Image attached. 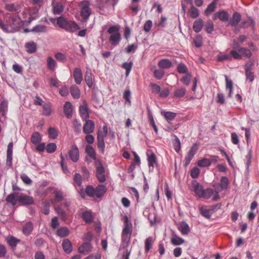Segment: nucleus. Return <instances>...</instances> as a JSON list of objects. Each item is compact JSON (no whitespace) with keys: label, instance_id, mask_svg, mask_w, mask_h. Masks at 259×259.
<instances>
[{"label":"nucleus","instance_id":"2eb2a0df","mask_svg":"<svg viewBox=\"0 0 259 259\" xmlns=\"http://www.w3.org/2000/svg\"><path fill=\"white\" fill-rule=\"evenodd\" d=\"M192 187L195 195L200 198L203 190V188L202 186H201L196 181H194L192 183Z\"/></svg>","mask_w":259,"mask_h":259},{"label":"nucleus","instance_id":"09e8293b","mask_svg":"<svg viewBox=\"0 0 259 259\" xmlns=\"http://www.w3.org/2000/svg\"><path fill=\"white\" fill-rule=\"evenodd\" d=\"M229 184V180L227 177L223 176L221 178L220 183L219 185L222 189H226Z\"/></svg>","mask_w":259,"mask_h":259},{"label":"nucleus","instance_id":"6e6552de","mask_svg":"<svg viewBox=\"0 0 259 259\" xmlns=\"http://www.w3.org/2000/svg\"><path fill=\"white\" fill-rule=\"evenodd\" d=\"M220 19L222 22H227L229 20V14L225 11L222 10L215 13L213 16V20Z\"/></svg>","mask_w":259,"mask_h":259},{"label":"nucleus","instance_id":"37998d69","mask_svg":"<svg viewBox=\"0 0 259 259\" xmlns=\"http://www.w3.org/2000/svg\"><path fill=\"white\" fill-rule=\"evenodd\" d=\"M213 191L211 189H203L200 198L208 199L212 195Z\"/></svg>","mask_w":259,"mask_h":259},{"label":"nucleus","instance_id":"f8f14e48","mask_svg":"<svg viewBox=\"0 0 259 259\" xmlns=\"http://www.w3.org/2000/svg\"><path fill=\"white\" fill-rule=\"evenodd\" d=\"M225 81H226V90L228 92V97L230 98H232V93L233 90V83L231 79H230L228 76L225 75Z\"/></svg>","mask_w":259,"mask_h":259},{"label":"nucleus","instance_id":"a878e982","mask_svg":"<svg viewBox=\"0 0 259 259\" xmlns=\"http://www.w3.org/2000/svg\"><path fill=\"white\" fill-rule=\"evenodd\" d=\"M203 26V21L202 19L199 18L194 22L193 29L195 32L198 33L202 30Z\"/></svg>","mask_w":259,"mask_h":259},{"label":"nucleus","instance_id":"393cba45","mask_svg":"<svg viewBox=\"0 0 259 259\" xmlns=\"http://www.w3.org/2000/svg\"><path fill=\"white\" fill-rule=\"evenodd\" d=\"M241 18V15L238 12H235L230 19L229 23L232 26H236L240 22Z\"/></svg>","mask_w":259,"mask_h":259},{"label":"nucleus","instance_id":"a211bd4d","mask_svg":"<svg viewBox=\"0 0 259 259\" xmlns=\"http://www.w3.org/2000/svg\"><path fill=\"white\" fill-rule=\"evenodd\" d=\"M186 89L183 87L176 88L173 92L174 98L176 99L181 98L185 96Z\"/></svg>","mask_w":259,"mask_h":259},{"label":"nucleus","instance_id":"774afa93","mask_svg":"<svg viewBox=\"0 0 259 259\" xmlns=\"http://www.w3.org/2000/svg\"><path fill=\"white\" fill-rule=\"evenodd\" d=\"M191 78V75L188 73L186 75L184 76L181 79V81L184 84L188 85L190 83Z\"/></svg>","mask_w":259,"mask_h":259},{"label":"nucleus","instance_id":"680f3d73","mask_svg":"<svg viewBox=\"0 0 259 259\" xmlns=\"http://www.w3.org/2000/svg\"><path fill=\"white\" fill-rule=\"evenodd\" d=\"M133 63L132 62L130 63L124 62L123 63L122 67L126 70V76H127L132 68Z\"/></svg>","mask_w":259,"mask_h":259},{"label":"nucleus","instance_id":"603ef678","mask_svg":"<svg viewBox=\"0 0 259 259\" xmlns=\"http://www.w3.org/2000/svg\"><path fill=\"white\" fill-rule=\"evenodd\" d=\"M171 242L175 245H180L184 242V240L183 238L175 235L171 238Z\"/></svg>","mask_w":259,"mask_h":259},{"label":"nucleus","instance_id":"e2e57ef3","mask_svg":"<svg viewBox=\"0 0 259 259\" xmlns=\"http://www.w3.org/2000/svg\"><path fill=\"white\" fill-rule=\"evenodd\" d=\"M57 149L56 145L54 143L48 144L46 147V150L48 153H53Z\"/></svg>","mask_w":259,"mask_h":259},{"label":"nucleus","instance_id":"dca6fc26","mask_svg":"<svg viewBox=\"0 0 259 259\" xmlns=\"http://www.w3.org/2000/svg\"><path fill=\"white\" fill-rule=\"evenodd\" d=\"M73 78L77 84H80L82 80V73L79 68H75L73 71Z\"/></svg>","mask_w":259,"mask_h":259},{"label":"nucleus","instance_id":"f704fd0d","mask_svg":"<svg viewBox=\"0 0 259 259\" xmlns=\"http://www.w3.org/2000/svg\"><path fill=\"white\" fill-rule=\"evenodd\" d=\"M154 240L152 237L150 236L148 237L145 241V252L148 253L151 249L152 246V243Z\"/></svg>","mask_w":259,"mask_h":259},{"label":"nucleus","instance_id":"ddd939ff","mask_svg":"<svg viewBox=\"0 0 259 259\" xmlns=\"http://www.w3.org/2000/svg\"><path fill=\"white\" fill-rule=\"evenodd\" d=\"M18 202L22 205H29L33 203V198L29 196L20 195L18 197Z\"/></svg>","mask_w":259,"mask_h":259},{"label":"nucleus","instance_id":"ea45409f","mask_svg":"<svg viewBox=\"0 0 259 259\" xmlns=\"http://www.w3.org/2000/svg\"><path fill=\"white\" fill-rule=\"evenodd\" d=\"M200 213L206 219H209L212 214L211 210L207 209L206 207H201L199 209Z\"/></svg>","mask_w":259,"mask_h":259},{"label":"nucleus","instance_id":"f3484780","mask_svg":"<svg viewBox=\"0 0 259 259\" xmlns=\"http://www.w3.org/2000/svg\"><path fill=\"white\" fill-rule=\"evenodd\" d=\"M73 107L70 102H65L64 105V112L65 116L68 118H71L72 116Z\"/></svg>","mask_w":259,"mask_h":259},{"label":"nucleus","instance_id":"8fccbe9b","mask_svg":"<svg viewBox=\"0 0 259 259\" xmlns=\"http://www.w3.org/2000/svg\"><path fill=\"white\" fill-rule=\"evenodd\" d=\"M217 0H213L207 7L206 9L205 10V13L206 15H208L213 12L216 7Z\"/></svg>","mask_w":259,"mask_h":259},{"label":"nucleus","instance_id":"c85d7f7f","mask_svg":"<svg viewBox=\"0 0 259 259\" xmlns=\"http://www.w3.org/2000/svg\"><path fill=\"white\" fill-rule=\"evenodd\" d=\"M31 31L34 33H46L48 31V28L44 25H36L31 29Z\"/></svg>","mask_w":259,"mask_h":259},{"label":"nucleus","instance_id":"4c0bfd02","mask_svg":"<svg viewBox=\"0 0 259 259\" xmlns=\"http://www.w3.org/2000/svg\"><path fill=\"white\" fill-rule=\"evenodd\" d=\"M47 66L49 69L54 71L57 67V63L56 61L52 57H48L47 60Z\"/></svg>","mask_w":259,"mask_h":259},{"label":"nucleus","instance_id":"20e7f679","mask_svg":"<svg viewBox=\"0 0 259 259\" xmlns=\"http://www.w3.org/2000/svg\"><path fill=\"white\" fill-rule=\"evenodd\" d=\"M78 6L80 8V15L84 19H88L91 14V9L90 8V3L88 1L80 2Z\"/></svg>","mask_w":259,"mask_h":259},{"label":"nucleus","instance_id":"39448f33","mask_svg":"<svg viewBox=\"0 0 259 259\" xmlns=\"http://www.w3.org/2000/svg\"><path fill=\"white\" fill-rule=\"evenodd\" d=\"M132 233V224H125L121 233V239L123 242H128L130 240Z\"/></svg>","mask_w":259,"mask_h":259},{"label":"nucleus","instance_id":"5fc2aeb1","mask_svg":"<svg viewBox=\"0 0 259 259\" xmlns=\"http://www.w3.org/2000/svg\"><path fill=\"white\" fill-rule=\"evenodd\" d=\"M8 103L6 101H3L0 104V112L5 115L8 111Z\"/></svg>","mask_w":259,"mask_h":259},{"label":"nucleus","instance_id":"1a4fd4ad","mask_svg":"<svg viewBox=\"0 0 259 259\" xmlns=\"http://www.w3.org/2000/svg\"><path fill=\"white\" fill-rule=\"evenodd\" d=\"M94 121L91 120H87L83 126V132L86 134H90L94 132Z\"/></svg>","mask_w":259,"mask_h":259},{"label":"nucleus","instance_id":"6ab92c4d","mask_svg":"<svg viewBox=\"0 0 259 259\" xmlns=\"http://www.w3.org/2000/svg\"><path fill=\"white\" fill-rule=\"evenodd\" d=\"M107 191L106 187L104 185H99L95 188V196L97 198L102 197Z\"/></svg>","mask_w":259,"mask_h":259},{"label":"nucleus","instance_id":"4be33fe9","mask_svg":"<svg viewBox=\"0 0 259 259\" xmlns=\"http://www.w3.org/2000/svg\"><path fill=\"white\" fill-rule=\"evenodd\" d=\"M158 66L161 69H168L172 66V64L169 60L167 59H162L158 62Z\"/></svg>","mask_w":259,"mask_h":259},{"label":"nucleus","instance_id":"79ce46f5","mask_svg":"<svg viewBox=\"0 0 259 259\" xmlns=\"http://www.w3.org/2000/svg\"><path fill=\"white\" fill-rule=\"evenodd\" d=\"M68 21L63 16H60L58 17L57 19V23L58 25L63 29H65Z\"/></svg>","mask_w":259,"mask_h":259},{"label":"nucleus","instance_id":"0e129e2a","mask_svg":"<svg viewBox=\"0 0 259 259\" xmlns=\"http://www.w3.org/2000/svg\"><path fill=\"white\" fill-rule=\"evenodd\" d=\"M55 58L60 62H65L66 61V56L62 53L59 52L55 54Z\"/></svg>","mask_w":259,"mask_h":259},{"label":"nucleus","instance_id":"864d4df0","mask_svg":"<svg viewBox=\"0 0 259 259\" xmlns=\"http://www.w3.org/2000/svg\"><path fill=\"white\" fill-rule=\"evenodd\" d=\"M232 58H233V57L230 53V54H221L220 55L218 56L217 60L220 62L225 60L231 61L232 60Z\"/></svg>","mask_w":259,"mask_h":259},{"label":"nucleus","instance_id":"69168bd1","mask_svg":"<svg viewBox=\"0 0 259 259\" xmlns=\"http://www.w3.org/2000/svg\"><path fill=\"white\" fill-rule=\"evenodd\" d=\"M81 124L79 120L76 119L73 121V127L75 132H79L81 130Z\"/></svg>","mask_w":259,"mask_h":259},{"label":"nucleus","instance_id":"c9c22d12","mask_svg":"<svg viewBox=\"0 0 259 259\" xmlns=\"http://www.w3.org/2000/svg\"><path fill=\"white\" fill-rule=\"evenodd\" d=\"M42 114L45 116H50L52 112V106L50 103H46L43 104Z\"/></svg>","mask_w":259,"mask_h":259},{"label":"nucleus","instance_id":"bb28decb","mask_svg":"<svg viewBox=\"0 0 259 259\" xmlns=\"http://www.w3.org/2000/svg\"><path fill=\"white\" fill-rule=\"evenodd\" d=\"M19 196L17 193H13L9 194L6 198V201L11 203L13 205H15L18 201V197Z\"/></svg>","mask_w":259,"mask_h":259},{"label":"nucleus","instance_id":"f03ea898","mask_svg":"<svg viewBox=\"0 0 259 259\" xmlns=\"http://www.w3.org/2000/svg\"><path fill=\"white\" fill-rule=\"evenodd\" d=\"M119 26L118 25L112 26L109 28L108 32L110 34L109 40L113 46L118 45L121 39V35L119 32Z\"/></svg>","mask_w":259,"mask_h":259},{"label":"nucleus","instance_id":"c756f323","mask_svg":"<svg viewBox=\"0 0 259 259\" xmlns=\"http://www.w3.org/2000/svg\"><path fill=\"white\" fill-rule=\"evenodd\" d=\"M91 244L90 243L85 242L78 248V251L81 253L87 254L91 251Z\"/></svg>","mask_w":259,"mask_h":259},{"label":"nucleus","instance_id":"de8ad7c7","mask_svg":"<svg viewBox=\"0 0 259 259\" xmlns=\"http://www.w3.org/2000/svg\"><path fill=\"white\" fill-rule=\"evenodd\" d=\"M5 9L10 12H16L20 9V7L18 5L14 4H7L5 5Z\"/></svg>","mask_w":259,"mask_h":259},{"label":"nucleus","instance_id":"cd10ccee","mask_svg":"<svg viewBox=\"0 0 259 259\" xmlns=\"http://www.w3.org/2000/svg\"><path fill=\"white\" fill-rule=\"evenodd\" d=\"M33 229V225L30 222H28L24 226L22 229L23 234L26 236H29Z\"/></svg>","mask_w":259,"mask_h":259},{"label":"nucleus","instance_id":"9d476101","mask_svg":"<svg viewBox=\"0 0 259 259\" xmlns=\"http://www.w3.org/2000/svg\"><path fill=\"white\" fill-rule=\"evenodd\" d=\"M253 63H247L245 65V76L247 80L252 82L254 79V74L251 70V67Z\"/></svg>","mask_w":259,"mask_h":259},{"label":"nucleus","instance_id":"9b49d317","mask_svg":"<svg viewBox=\"0 0 259 259\" xmlns=\"http://www.w3.org/2000/svg\"><path fill=\"white\" fill-rule=\"evenodd\" d=\"M217 157H214L212 159L203 158L197 162V165L199 167H207L211 165L212 162H217Z\"/></svg>","mask_w":259,"mask_h":259},{"label":"nucleus","instance_id":"412c9836","mask_svg":"<svg viewBox=\"0 0 259 259\" xmlns=\"http://www.w3.org/2000/svg\"><path fill=\"white\" fill-rule=\"evenodd\" d=\"M94 75L91 71H87L85 74L84 80L87 85L90 88L93 85Z\"/></svg>","mask_w":259,"mask_h":259},{"label":"nucleus","instance_id":"338daca9","mask_svg":"<svg viewBox=\"0 0 259 259\" xmlns=\"http://www.w3.org/2000/svg\"><path fill=\"white\" fill-rule=\"evenodd\" d=\"M194 156L193 154L190 153L189 152H188L187 155L186 156L184 160V166L185 167H187L188 165L190 164L191 161L192 160V159L194 157Z\"/></svg>","mask_w":259,"mask_h":259},{"label":"nucleus","instance_id":"2f4dec72","mask_svg":"<svg viewBox=\"0 0 259 259\" xmlns=\"http://www.w3.org/2000/svg\"><path fill=\"white\" fill-rule=\"evenodd\" d=\"M25 47L26 51L29 54H32L36 51V44L33 41L27 42Z\"/></svg>","mask_w":259,"mask_h":259},{"label":"nucleus","instance_id":"4d7b16f0","mask_svg":"<svg viewBox=\"0 0 259 259\" xmlns=\"http://www.w3.org/2000/svg\"><path fill=\"white\" fill-rule=\"evenodd\" d=\"M85 192L87 194L91 197H96L95 196V188L92 185H89L85 189Z\"/></svg>","mask_w":259,"mask_h":259},{"label":"nucleus","instance_id":"3c124183","mask_svg":"<svg viewBox=\"0 0 259 259\" xmlns=\"http://www.w3.org/2000/svg\"><path fill=\"white\" fill-rule=\"evenodd\" d=\"M163 116L166 120L169 122L175 118L176 113L170 111H165L163 112Z\"/></svg>","mask_w":259,"mask_h":259},{"label":"nucleus","instance_id":"a19ab883","mask_svg":"<svg viewBox=\"0 0 259 259\" xmlns=\"http://www.w3.org/2000/svg\"><path fill=\"white\" fill-rule=\"evenodd\" d=\"M41 140V138L38 132H34L32 134L31 137V142L33 144H38Z\"/></svg>","mask_w":259,"mask_h":259},{"label":"nucleus","instance_id":"b1692460","mask_svg":"<svg viewBox=\"0 0 259 259\" xmlns=\"http://www.w3.org/2000/svg\"><path fill=\"white\" fill-rule=\"evenodd\" d=\"M87 104H84L83 105H81L79 107V111L81 117L83 120H87V118L89 117V113L88 112V107L86 105Z\"/></svg>","mask_w":259,"mask_h":259},{"label":"nucleus","instance_id":"e433bc0d","mask_svg":"<svg viewBox=\"0 0 259 259\" xmlns=\"http://www.w3.org/2000/svg\"><path fill=\"white\" fill-rule=\"evenodd\" d=\"M69 234V229L66 227H61L58 229L57 231V235L60 237H65Z\"/></svg>","mask_w":259,"mask_h":259},{"label":"nucleus","instance_id":"aec40b11","mask_svg":"<svg viewBox=\"0 0 259 259\" xmlns=\"http://www.w3.org/2000/svg\"><path fill=\"white\" fill-rule=\"evenodd\" d=\"M62 247L65 253L69 254L72 251V245L68 239H65L62 241Z\"/></svg>","mask_w":259,"mask_h":259},{"label":"nucleus","instance_id":"4468645a","mask_svg":"<svg viewBox=\"0 0 259 259\" xmlns=\"http://www.w3.org/2000/svg\"><path fill=\"white\" fill-rule=\"evenodd\" d=\"M105 137L102 136L100 132H98L97 136V146L98 148L102 153H103L105 151V144L104 143V138Z\"/></svg>","mask_w":259,"mask_h":259},{"label":"nucleus","instance_id":"6e6d98bb","mask_svg":"<svg viewBox=\"0 0 259 259\" xmlns=\"http://www.w3.org/2000/svg\"><path fill=\"white\" fill-rule=\"evenodd\" d=\"M149 167H154V165L156 162V157L154 153H152L148 157Z\"/></svg>","mask_w":259,"mask_h":259},{"label":"nucleus","instance_id":"0eeeda50","mask_svg":"<svg viewBox=\"0 0 259 259\" xmlns=\"http://www.w3.org/2000/svg\"><path fill=\"white\" fill-rule=\"evenodd\" d=\"M68 155L73 162H77L79 159V150L76 145H72L68 151Z\"/></svg>","mask_w":259,"mask_h":259},{"label":"nucleus","instance_id":"f257e3e1","mask_svg":"<svg viewBox=\"0 0 259 259\" xmlns=\"http://www.w3.org/2000/svg\"><path fill=\"white\" fill-rule=\"evenodd\" d=\"M4 14L0 11V27L6 32H11L19 27L21 23V19L16 14H12L8 21V25H5L2 20Z\"/></svg>","mask_w":259,"mask_h":259},{"label":"nucleus","instance_id":"bf43d9fd","mask_svg":"<svg viewBox=\"0 0 259 259\" xmlns=\"http://www.w3.org/2000/svg\"><path fill=\"white\" fill-rule=\"evenodd\" d=\"M177 71L180 73H186L188 72V68L185 64L181 63L177 66Z\"/></svg>","mask_w":259,"mask_h":259},{"label":"nucleus","instance_id":"13d9d810","mask_svg":"<svg viewBox=\"0 0 259 259\" xmlns=\"http://www.w3.org/2000/svg\"><path fill=\"white\" fill-rule=\"evenodd\" d=\"M64 10V7L63 5L61 4H57L54 7L53 9L54 13L55 15H59Z\"/></svg>","mask_w":259,"mask_h":259},{"label":"nucleus","instance_id":"423d86ee","mask_svg":"<svg viewBox=\"0 0 259 259\" xmlns=\"http://www.w3.org/2000/svg\"><path fill=\"white\" fill-rule=\"evenodd\" d=\"M96 177L100 183H103L106 181L105 169L102 165L100 163L96 167Z\"/></svg>","mask_w":259,"mask_h":259},{"label":"nucleus","instance_id":"7ed1b4c3","mask_svg":"<svg viewBox=\"0 0 259 259\" xmlns=\"http://www.w3.org/2000/svg\"><path fill=\"white\" fill-rule=\"evenodd\" d=\"M230 54L233 58L236 60L241 59L242 57L250 58L252 56L251 51L247 48L243 47L240 48L238 52L235 50H231Z\"/></svg>","mask_w":259,"mask_h":259},{"label":"nucleus","instance_id":"58836bf2","mask_svg":"<svg viewBox=\"0 0 259 259\" xmlns=\"http://www.w3.org/2000/svg\"><path fill=\"white\" fill-rule=\"evenodd\" d=\"M20 240L14 236H8L7 238V242L12 247H16Z\"/></svg>","mask_w":259,"mask_h":259},{"label":"nucleus","instance_id":"5701e85b","mask_svg":"<svg viewBox=\"0 0 259 259\" xmlns=\"http://www.w3.org/2000/svg\"><path fill=\"white\" fill-rule=\"evenodd\" d=\"M79 29V27L75 22L68 21L64 29L69 32H75Z\"/></svg>","mask_w":259,"mask_h":259},{"label":"nucleus","instance_id":"a18cd8bd","mask_svg":"<svg viewBox=\"0 0 259 259\" xmlns=\"http://www.w3.org/2000/svg\"><path fill=\"white\" fill-rule=\"evenodd\" d=\"M82 218L87 223H91L93 221L92 213L88 211H85L82 213Z\"/></svg>","mask_w":259,"mask_h":259},{"label":"nucleus","instance_id":"7c9ffc66","mask_svg":"<svg viewBox=\"0 0 259 259\" xmlns=\"http://www.w3.org/2000/svg\"><path fill=\"white\" fill-rule=\"evenodd\" d=\"M188 14L191 18L195 19L199 17V11L197 8L195 7L193 5H192L188 10Z\"/></svg>","mask_w":259,"mask_h":259},{"label":"nucleus","instance_id":"c03bdc74","mask_svg":"<svg viewBox=\"0 0 259 259\" xmlns=\"http://www.w3.org/2000/svg\"><path fill=\"white\" fill-rule=\"evenodd\" d=\"M85 152L88 155L94 159H96V155L93 147L91 145H87L85 148Z\"/></svg>","mask_w":259,"mask_h":259},{"label":"nucleus","instance_id":"49530a36","mask_svg":"<svg viewBox=\"0 0 259 259\" xmlns=\"http://www.w3.org/2000/svg\"><path fill=\"white\" fill-rule=\"evenodd\" d=\"M55 198L52 202H56L61 201L63 199V192L60 190H55L54 192Z\"/></svg>","mask_w":259,"mask_h":259},{"label":"nucleus","instance_id":"473e14b6","mask_svg":"<svg viewBox=\"0 0 259 259\" xmlns=\"http://www.w3.org/2000/svg\"><path fill=\"white\" fill-rule=\"evenodd\" d=\"M179 230L183 235H187L190 231L189 227L185 222H182L180 223Z\"/></svg>","mask_w":259,"mask_h":259},{"label":"nucleus","instance_id":"72a5a7b5","mask_svg":"<svg viewBox=\"0 0 259 259\" xmlns=\"http://www.w3.org/2000/svg\"><path fill=\"white\" fill-rule=\"evenodd\" d=\"M70 92L72 96L75 99H78L80 96V92L79 88L76 85H73L70 88Z\"/></svg>","mask_w":259,"mask_h":259},{"label":"nucleus","instance_id":"052dcab7","mask_svg":"<svg viewBox=\"0 0 259 259\" xmlns=\"http://www.w3.org/2000/svg\"><path fill=\"white\" fill-rule=\"evenodd\" d=\"M48 134L50 138L52 139H56L58 137V132L55 128L50 127L48 130Z\"/></svg>","mask_w":259,"mask_h":259}]
</instances>
